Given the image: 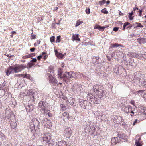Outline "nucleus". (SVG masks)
Wrapping results in <instances>:
<instances>
[{
    "instance_id": "obj_1",
    "label": "nucleus",
    "mask_w": 146,
    "mask_h": 146,
    "mask_svg": "<svg viewBox=\"0 0 146 146\" xmlns=\"http://www.w3.org/2000/svg\"><path fill=\"white\" fill-rule=\"evenodd\" d=\"M93 90L101 100L104 99L106 98V92L103 86L98 85H95L93 86Z\"/></svg>"
},
{
    "instance_id": "obj_2",
    "label": "nucleus",
    "mask_w": 146,
    "mask_h": 146,
    "mask_svg": "<svg viewBox=\"0 0 146 146\" xmlns=\"http://www.w3.org/2000/svg\"><path fill=\"white\" fill-rule=\"evenodd\" d=\"M21 71L19 65L16 64L13 66H10L5 71L7 76Z\"/></svg>"
},
{
    "instance_id": "obj_3",
    "label": "nucleus",
    "mask_w": 146,
    "mask_h": 146,
    "mask_svg": "<svg viewBox=\"0 0 146 146\" xmlns=\"http://www.w3.org/2000/svg\"><path fill=\"white\" fill-rule=\"evenodd\" d=\"M114 72L117 74H120L121 76H126L125 70L121 66H116L113 69Z\"/></svg>"
},
{
    "instance_id": "obj_4",
    "label": "nucleus",
    "mask_w": 146,
    "mask_h": 146,
    "mask_svg": "<svg viewBox=\"0 0 146 146\" xmlns=\"http://www.w3.org/2000/svg\"><path fill=\"white\" fill-rule=\"evenodd\" d=\"M87 97H88V100H89L92 103H94L95 104H100V99L96 98L91 94H90L89 93L88 94Z\"/></svg>"
},
{
    "instance_id": "obj_5",
    "label": "nucleus",
    "mask_w": 146,
    "mask_h": 146,
    "mask_svg": "<svg viewBox=\"0 0 146 146\" xmlns=\"http://www.w3.org/2000/svg\"><path fill=\"white\" fill-rule=\"evenodd\" d=\"M64 82L67 83L66 81L68 80V79L70 78L74 77L76 76V74L74 72H64Z\"/></svg>"
},
{
    "instance_id": "obj_6",
    "label": "nucleus",
    "mask_w": 146,
    "mask_h": 146,
    "mask_svg": "<svg viewBox=\"0 0 146 146\" xmlns=\"http://www.w3.org/2000/svg\"><path fill=\"white\" fill-rule=\"evenodd\" d=\"M81 85L80 84H75L73 85L72 88V89L75 94H78L80 93L81 92Z\"/></svg>"
},
{
    "instance_id": "obj_7",
    "label": "nucleus",
    "mask_w": 146,
    "mask_h": 146,
    "mask_svg": "<svg viewBox=\"0 0 146 146\" xmlns=\"http://www.w3.org/2000/svg\"><path fill=\"white\" fill-rule=\"evenodd\" d=\"M134 78L138 80L139 82L143 83V78H144V75L143 74L139 73L137 72L135 73Z\"/></svg>"
},
{
    "instance_id": "obj_8",
    "label": "nucleus",
    "mask_w": 146,
    "mask_h": 146,
    "mask_svg": "<svg viewBox=\"0 0 146 146\" xmlns=\"http://www.w3.org/2000/svg\"><path fill=\"white\" fill-rule=\"evenodd\" d=\"M5 113L7 118H10L12 120V121L16 122L14 113L11 110L6 111Z\"/></svg>"
},
{
    "instance_id": "obj_9",
    "label": "nucleus",
    "mask_w": 146,
    "mask_h": 146,
    "mask_svg": "<svg viewBox=\"0 0 146 146\" xmlns=\"http://www.w3.org/2000/svg\"><path fill=\"white\" fill-rule=\"evenodd\" d=\"M33 64V62L30 61L28 62L27 65L25 64H20L19 66L21 70V71L25 68H27L28 70L32 67V65Z\"/></svg>"
},
{
    "instance_id": "obj_10",
    "label": "nucleus",
    "mask_w": 146,
    "mask_h": 146,
    "mask_svg": "<svg viewBox=\"0 0 146 146\" xmlns=\"http://www.w3.org/2000/svg\"><path fill=\"white\" fill-rule=\"evenodd\" d=\"M90 104V103L87 101L83 100H80L79 102V105L81 108L84 109H86L88 105H89Z\"/></svg>"
},
{
    "instance_id": "obj_11",
    "label": "nucleus",
    "mask_w": 146,
    "mask_h": 146,
    "mask_svg": "<svg viewBox=\"0 0 146 146\" xmlns=\"http://www.w3.org/2000/svg\"><path fill=\"white\" fill-rule=\"evenodd\" d=\"M31 121L32 123L34 124L35 126H36V129H38V130L40 129L41 125L40 122L38 119L34 118L31 120Z\"/></svg>"
},
{
    "instance_id": "obj_12",
    "label": "nucleus",
    "mask_w": 146,
    "mask_h": 146,
    "mask_svg": "<svg viewBox=\"0 0 146 146\" xmlns=\"http://www.w3.org/2000/svg\"><path fill=\"white\" fill-rule=\"evenodd\" d=\"M25 107L26 111L29 113L31 112L35 108L34 105L31 104H29L28 105L26 106Z\"/></svg>"
},
{
    "instance_id": "obj_13",
    "label": "nucleus",
    "mask_w": 146,
    "mask_h": 146,
    "mask_svg": "<svg viewBox=\"0 0 146 146\" xmlns=\"http://www.w3.org/2000/svg\"><path fill=\"white\" fill-rule=\"evenodd\" d=\"M122 52L120 51H117L114 52L111 55L112 57L116 59L119 58L122 55Z\"/></svg>"
},
{
    "instance_id": "obj_14",
    "label": "nucleus",
    "mask_w": 146,
    "mask_h": 146,
    "mask_svg": "<svg viewBox=\"0 0 146 146\" xmlns=\"http://www.w3.org/2000/svg\"><path fill=\"white\" fill-rule=\"evenodd\" d=\"M92 60L93 64H98L101 61L100 58L97 56H93Z\"/></svg>"
},
{
    "instance_id": "obj_15",
    "label": "nucleus",
    "mask_w": 146,
    "mask_h": 146,
    "mask_svg": "<svg viewBox=\"0 0 146 146\" xmlns=\"http://www.w3.org/2000/svg\"><path fill=\"white\" fill-rule=\"evenodd\" d=\"M113 119L114 122L116 123H119L122 121V118L119 116L115 115Z\"/></svg>"
},
{
    "instance_id": "obj_16",
    "label": "nucleus",
    "mask_w": 146,
    "mask_h": 146,
    "mask_svg": "<svg viewBox=\"0 0 146 146\" xmlns=\"http://www.w3.org/2000/svg\"><path fill=\"white\" fill-rule=\"evenodd\" d=\"M135 110V108L134 107H132L131 106H130V107H129V113H130L131 114L130 115L131 116H134L135 115V112H134V111Z\"/></svg>"
},
{
    "instance_id": "obj_17",
    "label": "nucleus",
    "mask_w": 146,
    "mask_h": 146,
    "mask_svg": "<svg viewBox=\"0 0 146 146\" xmlns=\"http://www.w3.org/2000/svg\"><path fill=\"white\" fill-rule=\"evenodd\" d=\"M130 106L128 105L126 106H123L122 108V110L127 114L129 113V108Z\"/></svg>"
},
{
    "instance_id": "obj_18",
    "label": "nucleus",
    "mask_w": 146,
    "mask_h": 146,
    "mask_svg": "<svg viewBox=\"0 0 146 146\" xmlns=\"http://www.w3.org/2000/svg\"><path fill=\"white\" fill-rule=\"evenodd\" d=\"M120 141V139H119L118 137H116L112 138L111 143H114L115 144H116L117 143L119 142Z\"/></svg>"
},
{
    "instance_id": "obj_19",
    "label": "nucleus",
    "mask_w": 146,
    "mask_h": 146,
    "mask_svg": "<svg viewBox=\"0 0 146 146\" xmlns=\"http://www.w3.org/2000/svg\"><path fill=\"white\" fill-rule=\"evenodd\" d=\"M40 121L41 123V124L44 126H46V123H47V122H48V119L47 118H44L42 119H40Z\"/></svg>"
},
{
    "instance_id": "obj_20",
    "label": "nucleus",
    "mask_w": 146,
    "mask_h": 146,
    "mask_svg": "<svg viewBox=\"0 0 146 146\" xmlns=\"http://www.w3.org/2000/svg\"><path fill=\"white\" fill-rule=\"evenodd\" d=\"M27 93L28 96H30V97L34 98V94L35 93L33 92L32 90L29 89Z\"/></svg>"
},
{
    "instance_id": "obj_21",
    "label": "nucleus",
    "mask_w": 146,
    "mask_h": 146,
    "mask_svg": "<svg viewBox=\"0 0 146 146\" xmlns=\"http://www.w3.org/2000/svg\"><path fill=\"white\" fill-rule=\"evenodd\" d=\"M129 65L132 67H135L137 66V63L134 61L133 59H131L129 62Z\"/></svg>"
},
{
    "instance_id": "obj_22",
    "label": "nucleus",
    "mask_w": 146,
    "mask_h": 146,
    "mask_svg": "<svg viewBox=\"0 0 146 146\" xmlns=\"http://www.w3.org/2000/svg\"><path fill=\"white\" fill-rule=\"evenodd\" d=\"M48 146H54L55 144V142L53 139H51V138H49V140L47 142Z\"/></svg>"
},
{
    "instance_id": "obj_23",
    "label": "nucleus",
    "mask_w": 146,
    "mask_h": 146,
    "mask_svg": "<svg viewBox=\"0 0 146 146\" xmlns=\"http://www.w3.org/2000/svg\"><path fill=\"white\" fill-rule=\"evenodd\" d=\"M49 80L50 83L54 84V85H55L57 83L56 82V80L53 76H52L51 78H50Z\"/></svg>"
},
{
    "instance_id": "obj_24",
    "label": "nucleus",
    "mask_w": 146,
    "mask_h": 146,
    "mask_svg": "<svg viewBox=\"0 0 146 146\" xmlns=\"http://www.w3.org/2000/svg\"><path fill=\"white\" fill-rule=\"evenodd\" d=\"M133 57L134 58H137L138 59H141V54L138 53L137 52H135L133 53Z\"/></svg>"
},
{
    "instance_id": "obj_25",
    "label": "nucleus",
    "mask_w": 146,
    "mask_h": 146,
    "mask_svg": "<svg viewBox=\"0 0 146 146\" xmlns=\"http://www.w3.org/2000/svg\"><path fill=\"white\" fill-rule=\"evenodd\" d=\"M125 135L123 133L118 134V137L119 139H122V140H124L125 142V141H127L126 138H124V137H125Z\"/></svg>"
},
{
    "instance_id": "obj_26",
    "label": "nucleus",
    "mask_w": 146,
    "mask_h": 146,
    "mask_svg": "<svg viewBox=\"0 0 146 146\" xmlns=\"http://www.w3.org/2000/svg\"><path fill=\"white\" fill-rule=\"evenodd\" d=\"M133 25L134 26H135L134 27V28H143V26L140 23H139L135 22L133 23Z\"/></svg>"
},
{
    "instance_id": "obj_27",
    "label": "nucleus",
    "mask_w": 146,
    "mask_h": 146,
    "mask_svg": "<svg viewBox=\"0 0 146 146\" xmlns=\"http://www.w3.org/2000/svg\"><path fill=\"white\" fill-rule=\"evenodd\" d=\"M72 38L73 41L77 40L78 41H80V39L79 38L78 35L76 34L73 35L72 36Z\"/></svg>"
},
{
    "instance_id": "obj_28",
    "label": "nucleus",
    "mask_w": 146,
    "mask_h": 146,
    "mask_svg": "<svg viewBox=\"0 0 146 146\" xmlns=\"http://www.w3.org/2000/svg\"><path fill=\"white\" fill-rule=\"evenodd\" d=\"M111 46L110 48V49H111L113 48H117L119 46H122V45L121 44H119L117 43H115L114 44H111Z\"/></svg>"
},
{
    "instance_id": "obj_29",
    "label": "nucleus",
    "mask_w": 146,
    "mask_h": 146,
    "mask_svg": "<svg viewBox=\"0 0 146 146\" xmlns=\"http://www.w3.org/2000/svg\"><path fill=\"white\" fill-rule=\"evenodd\" d=\"M56 144L57 146H64V141L62 140L58 141L56 143Z\"/></svg>"
},
{
    "instance_id": "obj_30",
    "label": "nucleus",
    "mask_w": 146,
    "mask_h": 146,
    "mask_svg": "<svg viewBox=\"0 0 146 146\" xmlns=\"http://www.w3.org/2000/svg\"><path fill=\"white\" fill-rule=\"evenodd\" d=\"M39 107H45L46 106V102L44 101H41L39 103Z\"/></svg>"
},
{
    "instance_id": "obj_31",
    "label": "nucleus",
    "mask_w": 146,
    "mask_h": 146,
    "mask_svg": "<svg viewBox=\"0 0 146 146\" xmlns=\"http://www.w3.org/2000/svg\"><path fill=\"white\" fill-rule=\"evenodd\" d=\"M133 14V11H132L131 13H129L128 17L129 18L130 20H132L133 19L134 16H132Z\"/></svg>"
},
{
    "instance_id": "obj_32",
    "label": "nucleus",
    "mask_w": 146,
    "mask_h": 146,
    "mask_svg": "<svg viewBox=\"0 0 146 146\" xmlns=\"http://www.w3.org/2000/svg\"><path fill=\"white\" fill-rule=\"evenodd\" d=\"M63 69L61 68H59L58 70V75L59 76H61L62 74L63 73Z\"/></svg>"
},
{
    "instance_id": "obj_33",
    "label": "nucleus",
    "mask_w": 146,
    "mask_h": 146,
    "mask_svg": "<svg viewBox=\"0 0 146 146\" xmlns=\"http://www.w3.org/2000/svg\"><path fill=\"white\" fill-rule=\"evenodd\" d=\"M66 134H69V135H70L72 133V131L71 130V129L70 128H68L66 129Z\"/></svg>"
},
{
    "instance_id": "obj_34",
    "label": "nucleus",
    "mask_w": 146,
    "mask_h": 146,
    "mask_svg": "<svg viewBox=\"0 0 146 146\" xmlns=\"http://www.w3.org/2000/svg\"><path fill=\"white\" fill-rule=\"evenodd\" d=\"M89 127L90 128V129H89V132H91V133H92V134H93L95 131V127H91L90 126H89Z\"/></svg>"
},
{
    "instance_id": "obj_35",
    "label": "nucleus",
    "mask_w": 146,
    "mask_h": 146,
    "mask_svg": "<svg viewBox=\"0 0 146 146\" xmlns=\"http://www.w3.org/2000/svg\"><path fill=\"white\" fill-rule=\"evenodd\" d=\"M58 58L62 59L64 57V54H62L61 53H58V54L56 56Z\"/></svg>"
},
{
    "instance_id": "obj_36",
    "label": "nucleus",
    "mask_w": 146,
    "mask_h": 146,
    "mask_svg": "<svg viewBox=\"0 0 146 146\" xmlns=\"http://www.w3.org/2000/svg\"><path fill=\"white\" fill-rule=\"evenodd\" d=\"M0 138L2 139L5 140L6 139V136L4 134L2 133H0Z\"/></svg>"
},
{
    "instance_id": "obj_37",
    "label": "nucleus",
    "mask_w": 146,
    "mask_h": 146,
    "mask_svg": "<svg viewBox=\"0 0 146 146\" xmlns=\"http://www.w3.org/2000/svg\"><path fill=\"white\" fill-rule=\"evenodd\" d=\"M29 128L30 129H32L33 128V129H35V127L34 124L32 123V122L31 123L30 122L29 125Z\"/></svg>"
},
{
    "instance_id": "obj_38",
    "label": "nucleus",
    "mask_w": 146,
    "mask_h": 146,
    "mask_svg": "<svg viewBox=\"0 0 146 146\" xmlns=\"http://www.w3.org/2000/svg\"><path fill=\"white\" fill-rule=\"evenodd\" d=\"M137 42L140 44H141L143 43L144 39L143 38H138L137 40Z\"/></svg>"
},
{
    "instance_id": "obj_39",
    "label": "nucleus",
    "mask_w": 146,
    "mask_h": 146,
    "mask_svg": "<svg viewBox=\"0 0 146 146\" xmlns=\"http://www.w3.org/2000/svg\"><path fill=\"white\" fill-rule=\"evenodd\" d=\"M42 138L43 141H46L47 143V142L49 141V139H48V136H45V137H43Z\"/></svg>"
},
{
    "instance_id": "obj_40",
    "label": "nucleus",
    "mask_w": 146,
    "mask_h": 146,
    "mask_svg": "<svg viewBox=\"0 0 146 146\" xmlns=\"http://www.w3.org/2000/svg\"><path fill=\"white\" fill-rule=\"evenodd\" d=\"M64 118L66 121H68L70 118L69 114H67V113H66L65 112H64Z\"/></svg>"
},
{
    "instance_id": "obj_41",
    "label": "nucleus",
    "mask_w": 146,
    "mask_h": 146,
    "mask_svg": "<svg viewBox=\"0 0 146 146\" xmlns=\"http://www.w3.org/2000/svg\"><path fill=\"white\" fill-rule=\"evenodd\" d=\"M61 113L60 112V115L58 116V117L60 118V120H62L64 121V113H63L62 115L61 114Z\"/></svg>"
},
{
    "instance_id": "obj_42",
    "label": "nucleus",
    "mask_w": 146,
    "mask_h": 146,
    "mask_svg": "<svg viewBox=\"0 0 146 146\" xmlns=\"http://www.w3.org/2000/svg\"><path fill=\"white\" fill-rule=\"evenodd\" d=\"M31 77V76L29 74H28L26 73L25 74H24V75L23 78H27L30 79Z\"/></svg>"
},
{
    "instance_id": "obj_43",
    "label": "nucleus",
    "mask_w": 146,
    "mask_h": 146,
    "mask_svg": "<svg viewBox=\"0 0 146 146\" xmlns=\"http://www.w3.org/2000/svg\"><path fill=\"white\" fill-rule=\"evenodd\" d=\"M141 59L143 60V58L146 59V52H144L143 54H141Z\"/></svg>"
},
{
    "instance_id": "obj_44",
    "label": "nucleus",
    "mask_w": 146,
    "mask_h": 146,
    "mask_svg": "<svg viewBox=\"0 0 146 146\" xmlns=\"http://www.w3.org/2000/svg\"><path fill=\"white\" fill-rule=\"evenodd\" d=\"M145 90H139L136 92L137 93V94H138L139 95H142L143 93Z\"/></svg>"
},
{
    "instance_id": "obj_45",
    "label": "nucleus",
    "mask_w": 146,
    "mask_h": 146,
    "mask_svg": "<svg viewBox=\"0 0 146 146\" xmlns=\"http://www.w3.org/2000/svg\"><path fill=\"white\" fill-rule=\"evenodd\" d=\"M61 36L59 35L57 37L56 40V43H58V42L59 43L60 42V41L61 40Z\"/></svg>"
},
{
    "instance_id": "obj_46",
    "label": "nucleus",
    "mask_w": 146,
    "mask_h": 146,
    "mask_svg": "<svg viewBox=\"0 0 146 146\" xmlns=\"http://www.w3.org/2000/svg\"><path fill=\"white\" fill-rule=\"evenodd\" d=\"M50 40L51 43L54 42H55V37L54 36H52L50 38Z\"/></svg>"
},
{
    "instance_id": "obj_47",
    "label": "nucleus",
    "mask_w": 146,
    "mask_h": 146,
    "mask_svg": "<svg viewBox=\"0 0 146 146\" xmlns=\"http://www.w3.org/2000/svg\"><path fill=\"white\" fill-rule=\"evenodd\" d=\"M129 24V23L128 22H126L124 23L123 28V30H124L125 29V28Z\"/></svg>"
},
{
    "instance_id": "obj_48",
    "label": "nucleus",
    "mask_w": 146,
    "mask_h": 146,
    "mask_svg": "<svg viewBox=\"0 0 146 146\" xmlns=\"http://www.w3.org/2000/svg\"><path fill=\"white\" fill-rule=\"evenodd\" d=\"M82 21H80L79 20H77L76 24L75 26H78L82 23Z\"/></svg>"
},
{
    "instance_id": "obj_49",
    "label": "nucleus",
    "mask_w": 146,
    "mask_h": 146,
    "mask_svg": "<svg viewBox=\"0 0 146 146\" xmlns=\"http://www.w3.org/2000/svg\"><path fill=\"white\" fill-rule=\"evenodd\" d=\"M141 112L143 113L144 114L146 115V108L143 107V109L141 110Z\"/></svg>"
},
{
    "instance_id": "obj_50",
    "label": "nucleus",
    "mask_w": 146,
    "mask_h": 146,
    "mask_svg": "<svg viewBox=\"0 0 146 146\" xmlns=\"http://www.w3.org/2000/svg\"><path fill=\"white\" fill-rule=\"evenodd\" d=\"M101 12L102 13L104 14H106L108 13V11L106 10V8H104L101 10Z\"/></svg>"
},
{
    "instance_id": "obj_51",
    "label": "nucleus",
    "mask_w": 146,
    "mask_h": 146,
    "mask_svg": "<svg viewBox=\"0 0 146 146\" xmlns=\"http://www.w3.org/2000/svg\"><path fill=\"white\" fill-rule=\"evenodd\" d=\"M33 33L31 34V39H35L36 38V35H35V34H33H33Z\"/></svg>"
},
{
    "instance_id": "obj_52",
    "label": "nucleus",
    "mask_w": 146,
    "mask_h": 146,
    "mask_svg": "<svg viewBox=\"0 0 146 146\" xmlns=\"http://www.w3.org/2000/svg\"><path fill=\"white\" fill-rule=\"evenodd\" d=\"M135 144L136 146H142V145L141 144L140 142H138V141H135Z\"/></svg>"
},
{
    "instance_id": "obj_53",
    "label": "nucleus",
    "mask_w": 146,
    "mask_h": 146,
    "mask_svg": "<svg viewBox=\"0 0 146 146\" xmlns=\"http://www.w3.org/2000/svg\"><path fill=\"white\" fill-rule=\"evenodd\" d=\"M31 57V55L30 54L25 55V56H24L22 58L23 59H26L27 58H29Z\"/></svg>"
},
{
    "instance_id": "obj_54",
    "label": "nucleus",
    "mask_w": 146,
    "mask_h": 146,
    "mask_svg": "<svg viewBox=\"0 0 146 146\" xmlns=\"http://www.w3.org/2000/svg\"><path fill=\"white\" fill-rule=\"evenodd\" d=\"M99 4L101 5H102L106 3V0H103L102 1H99Z\"/></svg>"
},
{
    "instance_id": "obj_55",
    "label": "nucleus",
    "mask_w": 146,
    "mask_h": 146,
    "mask_svg": "<svg viewBox=\"0 0 146 146\" xmlns=\"http://www.w3.org/2000/svg\"><path fill=\"white\" fill-rule=\"evenodd\" d=\"M51 123V121L48 119V122H47V123H46V126H49V127H52V125H50V123Z\"/></svg>"
},
{
    "instance_id": "obj_56",
    "label": "nucleus",
    "mask_w": 146,
    "mask_h": 146,
    "mask_svg": "<svg viewBox=\"0 0 146 146\" xmlns=\"http://www.w3.org/2000/svg\"><path fill=\"white\" fill-rule=\"evenodd\" d=\"M133 52H129L127 54L128 56L131 57H133Z\"/></svg>"
},
{
    "instance_id": "obj_57",
    "label": "nucleus",
    "mask_w": 146,
    "mask_h": 146,
    "mask_svg": "<svg viewBox=\"0 0 146 146\" xmlns=\"http://www.w3.org/2000/svg\"><path fill=\"white\" fill-rule=\"evenodd\" d=\"M31 59H32L30 61L31 62H37V60L36 58H34L33 57H31Z\"/></svg>"
},
{
    "instance_id": "obj_58",
    "label": "nucleus",
    "mask_w": 146,
    "mask_h": 146,
    "mask_svg": "<svg viewBox=\"0 0 146 146\" xmlns=\"http://www.w3.org/2000/svg\"><path fill=\"white\" fill-rule=\"evenodd\" d=\"M86 13L87 14H89V13H90V11L89 8H87L86 9Z\"/></svg>"
},
{
    "instance_id": "obj_59",
    "label": "nucleus",
    "mask_w": 146,
    "mask_h": 146,
    "mask_svg": "<svg viewBox=\"0 0 146 146\" xmlns=\"http://www.w3.org/2000/svg\"><path fill=\"white\" fill-rule=\"evenodd\" d=\"M60 107H61V111H62V112H63L64 111V109H63V108H64V104H60Z\"/></svg>"
},
{
    "instance_id": "obj_60",
    "label": "nucleus",
    "mask_w": 146,
    "mask_h": 146,
    "mask_svg": "<svg viewBox=\"0 0 146 146\" xmlns=\"http://www.w3.org/2000/svg\"><path fill=\"white\" fill-rule=\"evenodd\" d=\"M43 57V56L42 55H40L37 57V60H40L41 58Z\"/></svg>"
},
{
    "instance_id": "obj_61",
    "label": "nucleus",
    "mask_w": 146,
    "mask_h": 146,
    "mask_svg": "<svg viewBox=\"0 0 146 146\" xmlns=\"http://www.w3.org/2000/svg\"><path fill=\"white\" fill-rule=\"evenodd\" d=\"M24 74H15V76L17 77H22L23 76Z\"/></svg>"
},
{
    "instance_id": "obj_62",
    "label": "nucleus",
    "mask_w": 146,
    "mask_h": 146,
    "mask_svg": "<svg viewBox=\"0 0 146 146\" xmlns=\"http://www.w3.org/2000/svg\"><path fill=\"white\" fill-rule=\"evenodd\" d=\"M60 97L61 98H62V99H64V95H63V93L61 92V94H59Z\"/></svg>"
},
{
    "instance_id": "obj_63",
    "label": "nucleus",
    "mask_w": 146,
    "mask_h": 146,
    "mask_svg": "<svg viewBox=\"0 0 146 146\" xmlns=\"http://www.w3.org/2000/svg\"><path fill=\"white\" fill-rule=\"evenodd\" d=\"M36 49L34 47H32L30 49V50L31 52H34L35 50Z\"/></svg>"
},
{
    "instance_id": "obj_64",
    "label": "nucleus",
    "mask_w": 146,
    "mask_h": 146,
    "mask_svg": "<svg viewBox=\"0 0 146 146\" xmlns=\"http://www.w3.org/2000/svg\"><path fill=\"white\" fill-rule=\"evenodd\" d=\"M48 55L47 54L43 55V58L44 59H46L47 58Z\"/></svg>"
}]
</instances>
